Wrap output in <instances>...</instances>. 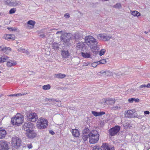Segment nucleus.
Wrapping results in <instances>:
<instances>
[{"label": "nucleus", "mask_w": 150, "mask_h": 150, "mask_svg": "<svg viewBox=\"0 0 150 150\" xmlns=\"http://www.w3.org/2000/svg\"><path fill=\"white\" fill-rule=\"evenodd\" d=\"M85 43L90 47L91 49H96L98 44L96 39L92 36L88 35L85 37Z\"/></svg>", "instance_id": "obj_1"}, {"label": "nucleus", "mask_w": 150, "mask_h": 150, "mask_svg": "<svg viewBox=\"0 0 150 150\" xmlns=\"http://www.w3.org/2000/svg\"><path fill=\"white\" fill-rule=\"evenodd\" d=\"M88 136L90 144H94L98 142L100 135L97 130H93L91 131L88 134Z\"/></svg>", "instance_id": "obj_2"}, {"label": "nucleus", "mask_w": 150, "mask_h": 150, "mask_svg": "<svg viewBox=\"0 0 150 150\" xmlns=\"http://www.w3.org/2000/svg\"><path fill=\"white\" fill-rule=\"evenodd\" d=\"M22 141L16 136L13 137L11 141V146L13 149H18L21 145Z\"/></svg>", "instance_id": "obj_3"}, {"label": "nucleus", "mask_w": 150, "mask_h": 150, "mask_svg": "<svg viewBox=\"0 0 150 150\" xmlns=\"http://www.w3.org/2000/svg\"><path fill=\"white\" fill-rule=\"evenodd\" d=\"M48 122L46 119L40 117L37 122V127L39 129H42L46 128L48 126Z\"/></svg>", "instance_id": "obj_4"}, {"label": "nucleus", "mask_w": 150, "mask_h": 150, "mask_svg": "<svg viewBox=\"0 0 150 150\" xmlns=\"http://www.w3.org/2000/svg\"><path fill=\"white\" fill-rule=\"evenodd\" d=\"M25 115L27 120L29 121L35 122L38 118L37 114L35 112H28Z\"/></svg>", "instance_id": "obj_5"}, {"label": "nucleus", "mask_w": 150, "mask_h": 150, "mask_svg": "<svg viewBox=\"0 0 150 150\" xmlns=\"http://www.w3.org/2000/svg\"><path fill=\"white\" fill-rule=\"evenodd\" d=\"M120 130V127L116 125L110 128L108 130V132L110 136H113L117 134Z\"/></svg>", "instance_id": "obj_6"}, {"label": "nucleus", "mask_w": 150, "mask_h": 150, "mask_svg": "<svg viewBox=\"0 0 150 150\" xmlns=\"http://www.w3.org/2000/svg\"><path fill=\"white\" fill-rule=\"evenodd\" d=\"M16 125L20 126L23 122L24 117L23 115H22L20 113H18L15 116Z\"/></svg>", "instance_id": "obj_7"}, {"label": "nucleus", "mask_w": 150, "mask_h": 150, "mask_svg": "<svg viewBox=\"0 0 150 150\" xmlns=\"http://www.w3.org/2000/svg\"><path fill=\"white\" fill-rule=\"evenodd\" d=\"M25 135L30 139H33L37 136L36 132L33 129L26 131Z\"/></svg>", "instance_id": "obj_8"}, {"label": "nucleus", "mask_w": 150, "mask_h": 150, "mask_svg": "<svg viewBox=\"0 0 150 150\" xmlns=\"http://www.w3.org/2000/svg\"><path fill=\"white\" fill-rule=\"evenodd\" d=\"M34 126V124L29 122H25L23 126V129L25 131H27L32 129Z\"/></svg>", "instance_id": "obj_9"}, {"label": "nucleus", "mask_w": 150, "mask_h": 150, "mask_svg": "<svg viewBox=\"0 0 150 150\" xmlns=\"http://www.w3.org/2000/svg\"><path fill=\"white\" fill-rule=\"evenodd\" d=\"M9 149L8 142L4 140L0 141V150H8Z\"/></svg>", "instance_id": "obj_10"}, {"label": "nucleus", "mask_w": 150, "mask_h": 150, "mask_svg": "<svg viewBox=\"0 0 150 150\" xmlns=\"http://www.w3.org/2000/svg\"><path fill=\"white\" fill-rule=\"evenodd\" d=\"M101 150H115L114 146H109L107 143H103Z\"/></svg>", "instance_id": "obj_11"}, {"label": "nucleus", "mask_w": 150, "mask_h": 150, "mask_svg": "<svg viewBox=\"0 0 150 150\" xmlns=\"http://www.w3.org/2000/svg\"><path fill=\"white\" fill-rule=\"evenodd\" d=\"M98 38L104 41H108L111 38V37L105 35L103 34H100L98 36Z\"/></svg>", "instance_id": "obj_12"}, {"label": "nucleus", "mask_w": 150, "mask_h": 150, "mask_svg": "<svg viewBox=\"0 0 150 150\" xmlns=\"http://www.w3.org/2000/svg\"><path fill=\"white\" fill-rule=\"evenodd\" d=\"M4 38L7 40H15L16 37L13 34H5L4 36Z\"/></svg>", "instance_id": "obj_13"}, {"label": "nucleus", "mask_w": 150, "mask_h": 150, "mask_svg": "<svg viewBox=\"0 0 150 150\" xmlns=\"http://www.w3.org/2000/svg\"><path fill=\"white\" fill-rule=\"evenodd\" d=\"M61 38L62 41L65 42H67L69 41L71 39V37H69L68 34H65L62 35Z\"/></svg>", "instance_id": "obj_14"}, {"label": "nucleus", "mask_w": 150, "mask_h": 150, "mask_svg": "<svg viewBox=\"0 0 150 150\" xmlns=\"http://www.w3.org/2000/svg\"><path fill=\"white\" fill-rule=\"evenodd\" d=\"M81 56L84 58H91V55L90 52H81Z\"/></svg>", "instance_id": "obj_15"}, {"label": "nucleus", "mask_w": 150, "mask_h": 150, "mask_svg": "<svg viewBox=\"0 0 150 150\" xmlns=\"http://www.w3.org/2000/svg\"><path fill=\"white\" fill-rule=\"evenodd\" d=\"M92 114L95 117H98V116H101L105 114V112L104 111H100L98 112L95 111H93L91 112Z\"/></svg>", "instance_id": "obj_16"}, {"label": "nucleus", "mask_w": 150, "mask_h": 150, "mask_svg": "<svg viewBox=\"0 0 150 150\" xmlns=\"http://www.w3.org/2000/svg\"><path fill=\"white\" fill-rule=\"evenodd\" d=\"M85 44L83 42H80L77 44L76 48L77 50H81L82 51H83V48L84 47Z\"/></svg>", "instance_id": "obj_17"}, {"label": "nucleus", "mask_w": 150, "mask_h": 150, "mask_svg": "<svg viewBox=\"0 0 150 150\" xmlns=\"http://www.w3.org/2000/svg\"><path fill=\"white\" fill-rule=\"evenodd\" d=\"M61 52V55L63 58H68L69 56V53L68 50L66 51L63 50Z\"/></svg>", "instance_id": "obj_18"}, {"label": "nucleus", "mask_w": 150, "mask_h": 150, "mask_svg": "<svg viewBox=\"0 0 150 150\" xmlns=\"http://www.w3.org/2000/svg\"><path fill=\"white\" fill-rule=\"evenodd\" d=\"M71 132L72 135L75 137H78L80 135L79 131L76 129H72Z\"/></svg>", "instance_id": "obj_19"}, {"label": "nucleus", "mask_w": 150, "mask_h": 150, "mask_svg": "<svg viewBox=\"0 0 150 150\" xmlns=\"http://www.w3.org/2000/svg\"><path fill=\"white\" fill-rule=\"evenodd\" d=\"M6 134V131L2 128H0V139L4 137Z\"/></svg>", "instance_id": "obj_20"}, {"label": "nucleus", "mask_w": 150, "mask_h": 150, "mask_svg": "<svg viewBox=\"0 0 150 150\" xmlns=\"http://www.w3.org/2000/svg\"><path fill=\"white\" fill-rule=\"evenodd\" d=\"M0 48L1 49V51L6 52L8 51L11 52V48L10 47H4L3 46H0Z\"/></svg>", "instance_id": "obj_21"}, {"label": "nucleus", "mask_w": 150, "mask_h": 150, "mask_svg": "<svg viewBox=\"0 0 150 150\" xmlns=\"http://www.w3.org/2000/svg\"><path fill=\"white\" fill-rule=\"evenodd\" d=\"M35 24V21L32 20H30L27 22V24L30 25V26H28V27L29 29L33 28L34 27V26Z\"/></svg>", "instance_id": "obj_22"}, {"label": "nucleus", "mask_w": 150, "mask_h": 150, "mask_svg": "<svg viewBox=\"0 0 150 150\" xmlns=\"http://www.w3.org/2000/svg\"><path fill=\"white\" fill-rule=\"evenodd\" d=\"M16 64V62L13 60H11L8 61L6 65L8 67H11L13 66Z\"/></svg>", "instance_id": "obj_23"}, {"label": "nucleus", "mask_w": 150, "mask_h": 150, "mask_svg": "<svg viewBox=\"0 0 150 150\" xmlns=\"http://www.w3.org/2000/svg\"><path fill=\"white\" fill-rule=\"evenodd\" d=\"M8 57L6 56H3L0 57V63L6 62L8 58Z\"/></svg>", "instance_id": "obj_24"}, {"label": "nucleus", "mask_w": 150, "mask_h": 150, "mask_svg": "<svg viewBox=\"0 0 150 150\" xmlns=\"http://www.w3.org/2000/svg\"><path fill=\"white\" fill-rule=\"evenodd\" d=\"M139 99L138 98H131L128 100V101L129 103H132L134 101L135 103H138L139 101Z\"/></svg>", "instance_id": "obj_25"}, {"label": "nucleus", "mask_w": 150, "mask_h": 150, "mask_svg": "<svg viewBox=\"0 0 150 150\" xmlns=\"http://www.w3.org/2000/svg\"><path fill=\"white\" fill-rule=\"evenodd\" d=\"M134 111V110L127 111V113L126 115V117L128 118H131Z\"/></svg>", "instance_id": "obj_26"}, {"label": "nucleus", "mask_w": 150, "mask_h": 150, "mask_svg": "<svg viewBox=\"0 0 150 150\" xmlns=\"http://www.w3.org/2000/svg\"><path fill=\"white\" fill-rule=\"evenodd\" d=\"M131 14L132 15L135 16H140V13L136 11H131Z\"/></svg>", "instance_id": "obj_27"}, {"label": "nucleus", "mask_w": 150, "mask_h": 150, "mask_svg": "<svg viewBox=\"0 0 150 150\" xmlns=\"http://www.w3.org/2000/svg\"><path fill=\"white\" fill-rule=\"evenodd\" d=\"M90 130L88 127H85L83 130L82 133L83 135L87 134L89 132Z\"/></svg>", "instance_id": "obj_28"}, {"label": "nucleus", "mask_w": 150, "mask_h": 150, "mask_svg": "<svg viewBox=\"0 0 150 150\" xmlns=\"http://www.w3.org/2000/svg\"><path fill=\"white\" fill-rule=\"evenodd\" d=\"M115 101L114 99H110L108 100H106V102L108 103L110 105H112L114 104L115 103Z\"/></svg>", "instance_id": "obj_29"}, {"label": "nucleus", "mask_w": 150, "mask_h": 150, "mask_svg": "<svg viewBox=\"0 0 150 150\" xmlns=\"http://www.w3.org/2000/svg\"><path fill=\"white\" fill-rule=\"evenodd\" d=\"M50 88L51 86L49 84L44 85L42 86V89L45 90H49L50 89Z\"/></svg>", "instance_id": "obj_30"}, {"label": "nucleus", "mask_w": 150, "mask_h": 150, "mask_svg": "<svg viewBox=\"0 0 150 150\" xmlns=\"http://www.w3.org/2000/svg\"><path fill=\"white\" fill-rule=\"evenodd\" d=\"M45 101H48L49 102H54V101H55L56 102H58V100H57V99H54V98H46L45 99Z\"/></svg>", "instance_id": "obj_31"}, {"label": "nucleus", "mask_w": 150, "mask_h": 150, "mask_svg": "<svg viewBox=\"0 0 150 150\" xmlns=\"http://www.w3.org/2000/svg\"><path fill=\"white\" fill-rule=\"evenodd\" d=\"M89 138L88 134V135L83 134L82 138L84 141H86L87 140V139Z\"/></svg>", "instance_id": "obj_32"}, {"label": "nucleus", "mask_w": 150, "mask_h": 150, "mask_svg": "<svg viewBox=\"0 0 150 150\" xmlns=\"http://www.w3.org/2000/svg\"><path fill=\"white\" fill-rule=\"evenodd\" d=\"M106 50L105 49H103L101 50L100 51L99 55L100 56H101L103 55L105 53V52Z\"/></svg>", "instance_id": "obj_33"}, {"label": "nucleus", "mask_w": 150, "mask_h": 150, "mask_svg": "<svg viewBox=\"0 0 150 150\" xmlns=\"http://www.w3.org/2000/svg\"><path fill=\"white\" fill-rule=\"evenodd\" d=\"M16 120L15 117L11 118V123L13 125H16Z\"/></svg>", "instance_id": "obj_34"}, {"label": "nucleus", "mask_w": 150, "mask_h": 150, "mask_svg": "<svg viewBox=\"0 0 150 150\" xmlns=\"http://www.w3.org/2000/svg\"><path fill=\"white\" fill-rule=\"evenodd\" d=\"M16 11L15 8H12L9 11L10 14H12L15 13Z\"/></svg>", "instance_id": "obj_35"}, {"label": "nucleus", "mask_w": 150, "mask_h": 150, "mask_svg": "<svg viewBox=\"0 0 150 150\" xmlns=\"http://www.w3.org/2000/svg\"><path fill=\"white\" fill-rule=\"evenodd\" d=\"M102 149L101 146L100 148L98 146H95L93 147V150H101Z\"/></svg>", "instance_id": "obj_36"}, {"label": "nucleus", "mask_w": 150, "mask_h": 150, "mask_svg": "<svg viewBox=\"0 0 150 150\" xmlns=\"http://www.w3.org/2000/svg\"><path fill=\"white\" fill-rule=\"evenodd\" d=\"M66 76H55L54 78L59 79H62L64 78Z\"/></svg>", "instance_id": "obj_37"}, {"label": "nucleus", "mask_w": 150, "mask_h": 150, "mask_svg": "<svg viewBox=\"0 0 150 150\" xmlns=\"http://www.w3.org/2000/svg\"><path fill=\"white\" fill-rule=\"evenodd\" d=\"M121 108V107H118L117 106H115L112 107V109L114 110H119Z\"/></svg>", "instance_id": "obj_38"}, {"label": "nucleus", "mask_w": 150, "mask_h": 150, "mask_svg": "<svg viewBox=\"0 0 150 150\" xmlns=\"http://www.w3.org/2000/svg\"><path fill=\"white\" fill-rule=\"evenodd\" d=\"M99 62L100 64H105L106 62V61L105 59H103L100 60L99 61Z\"/></svg>", "instance_id": "obj_39"}, {"label": "nucleus", "mask_w": 150, "mask_h": 150, "mask_svg": "<svg viewBox=\"0 0 150 150\" xmlns=\"http://www.w3.org/2000/svg\"><path fill=\"white\" fill-rule=\"evenodd\" d=\"M18 50L19 51L21 52H22L23 53H24L25 52V51H27V50H25L24 49H23L22 48H19Z\"/></svg>", "instance_id": "obj_40"}, {"label": "nucleus", "mask_w": 150, "mask_h": 150, "mask_svg": "<svg viewBox=\"0 0 150 150\" xmlns=\"http://www.w3.org/2000/svg\"><path fill=\"white\" fill-rule=\"evenodd\" d=\"M25 95V94H24L23 93H18L16 94H15V96L18 97L24 95Z\"/></svg>", "instance_id": "obj_41"}, {"label": "nucleus", "mask_w": 150, "mask_h": 150, "mask_svg": "<svg viewBox=\"0 0 150 150\" xmlns=\"http://www.w3.org/2000/svg\"><path fill=\"white\" fill-rule=\"evenodd\" d=\"M143 116L141 115H138L137 113H136V115L135 117L139 119H142Z\"/></svg>", "instance_id": "obj_42"}, {"label": "nucleus", "mask_w": 150, "mask_h": 150, "mask_svg": "<svg viewBox=\"0 0 150 150\" xmlns=\"http://www.w3.org/2000/svg\"><path fill=\"white\" fill-rule=\"evenodd\" d=\"M50 76H45L44 77L46 80H49L50 79H51L50 78H49Z\"/></svg>", "instance_id": "obj_43"}, {"label": "nucleus", "mask_w": 150, "mask_h": 150, "mask_svg": "<svg viewBox=\"0 0 150 150\" xmlns=\"http://www.w3.org/2000/svg\"><path fill=\"white\" fill-rule=\"evenodd\" d=\"M115 7L117 8H119L121 7V5L120 4L117 3L115 5Z\"/></svg>", "instance_id": "obj_44"}, {"label": "nucleus", "mask_w": 150, "mask_h": 150, "mask_svg": "<svg viewBox=\"0 0 150 150\" xmlns=\"http://www.w3.org/2000/svg\"><path fill=\"white\" fill-rule=\"evenodd\" d=\"M15 28H13L8 27L7 28V29L10 31H13L14 30H16V29H14Z\"/></svg>", "instance_id": "obj_45"}, {"label": "nucleus", "mask_w": 150, "mask_h": 150, "mask_svg": "<svg viewBox=\"0 0 150 150\" xmlns=\"http://www.w3.org/2000/svg\"><path fill=\"white\" fill-rule=\"evenodd\" d=\"M49 132L52 135L55 134V132L52 130H49Z\"/></svg>", "instance_id": "obj_46"}, {"label": "nucleus", "mask_w": 150, "mask_h": 150, "mask_svg": "<svg viewBox=\"0 0 150 150\" xmlns=\"http://www.w3.org/2000/svg\"><path fill=\"white\" fill-rule=\"evenodd\" d=\"M28 147L29 149H31L33 147L32 144H28Z\"/></svg>", "instance_id": "obj_47"}, {"label": "nucleus", "mask_w": 150, "mask_h": 150, "mask_svg": "<svg viewBox=\"0 0 150 150\" xmlns=\"http://www.w3.org/2000/svg\"><path fill=\"white\" fill-rule=\"evenodd\" d=\"M146 87V85L143 84V85H142L140 86H139V88H144V87Z\"/></svg>", "instance_id": "obj_48"}, {"label": "nucleus", "mask_w": 150, "mask_h": 150, "mask_svg": "<svg viewBox=\"0 0 150 150\" xmlns=\"http://www.w3.org/2000/svg\"><path fill=\"white\" fill-rule=\"evenodd\" d=\"M132 127L131 125L130 124L128 123L126 125V127L127 128H130Z\"/></svg>", "instance_id": "obj_49"}, {"label": "nucleus", "mask_w": 150, "mask_h": 150, "mask_svg": "<svg viewBox=\"0 0 150 150\" xmlns=\"http://www.w3.org/2000/svg\"><path fill=\"white\" fill-rule=\"evenodd\" d=\"M64 17H65L69 18L70 17L69 14L68 13H66L64 15Z\"/></svg>", "instance_id": "obj_50"}, {"label": "nucleus", "mask_w": 150, "mask_h": 150, "mask_svg": "<svg viewBox=\"0 0 150 150\" xmlns=\"http://www.w3.org/2000/svg\"><path fill=\"white\" fill-rule=\"evenodd\" d=\"M133 112H134L133 113V114H132V117H132V118L135 117V116L136 115V113H134V111Z\"/></svg>", "instance_id": "obj_51"}, {"label": "nucleus", "mask_w": 150, "mask_h": 150, "mask_svg": "<svg viewBox=\"0 0 150 150\" xmlns=\"http://www.w3.org/2000/svg\"><path fill=\"white\" fill-rule=\"evenodd\" d=\"M144 113L145 114L148 115L149 114L150 112L149 111L146 110L144 111Z\"/></svg>", "instance_id": "obj_52"}, {"label": "nucleus", "mask_w": 150, "mask_h": 150, "mask_svg": "<svg viewBox=\"0 0 150 150\" xmlns=\"http://www.w3.org/2000/svg\"><path fill=\"white\" fill-rule=\"evenodd\" d=\"M104 72L105 73V74H111V72L110 71H106Z\"/></svg>", "instance_id": "obj_53"}, {"label": "nucleus", "mask_w": 150, "mask_h": 150, "mask_svg": "<svg viewBox=\"0 0 150 150\" xmlns=\"http://www.w3.org/2000/svg\"><path fill=\"white\" fill-rule=\"evenodd\" d=\"M146 87L147 88H150V83H148L146 85Z\"/></svg>", "instance_id": "obj_54"}, {"label": "nucleus", "mask_w": 150, "mask_h": 150, "mask_svg": "<svg viewBox=\"0 0 150 150\" xmlns=\"http://www.w3.org/2000/svg\"><path fill=\"white\" fill-rule=\"evenodd\" d=\"M49 78L51 79H50V80H53L54 79V78H55L54 77H52V76H49Z\"/></svg>", "instance_id": "obj_55"}, {"label": "nucleus", "mask_w": 150, "mask_h": 150, "mask_svg": "<svg viewBox=\"0 0 150 150\" xmlns=\"http://www.w3.org/2000/svg\"><path fill=\"white\" fill-rule=\"evenodd\" d=\"M15 96V94H11L9 96Z\"/></svg>", "instance_id": "obj_56"}, {"label": "nucleus", "mask_w": 150, "mask_h": 150, "mask_svg": "<svg viewBox=\"0 0 150 150\" xmlns=\"http://www.w3.org/2000/svg\"><path fill=\"white\" fill-rule=\"evenodd\" d=\"M95 63H93L92 64V66L93 67H96V66H94V64H95Z\"/></svg>", "instance_id": "obj_57"}, {"label": "nucleus", "mask_w": 150, "mask_h": 150, "mask_svg": "<svg viewBox=\"0 0 150 150\" xmlns=\"http://www.w3.org/2000/svg\"><path fill=\"white\" fill-rule=\"evenodd\" d=\"M6 1H5L7 3V4H8L9 2V1L8 0H6Z\"/></svg>", "instance_id": "obj_58"}, {"label": "nucleus", "mask_w": 150, "mask_h": 150, "mask_svg": "<svg viewBox=\"0 0 150 150\" xmlns=\"http://www.w3.org/2000/svg\"><path fill=\"white\" fill-rule=\"evenodd\" d=\"M67 89V88L66 87H63V88H62V90H64Z\"/></svg>", "instance_id": "obj_59"}, {"label": "nucleus", "mask_w": 150, "mask_h": 150, "mask_svg": "<svg viewBox=\"0 0 150 150\" xmlns=\"http://www.w3.org/2000/svg\"><path fill=\"white\" fill-rule=\"evenodd\" d=\"M62 32V31H58L56 33V34H58L59 33H61Z\"/></svg>", "instance_id": "obj_60"}, {"label": "nucleus", "mask_w": 150, "mask_h": 150, "mask_svg": "<svg viewBox=\"0 0 150 150\" xmlns=\"http://www.w3.org/2000/svg\"><path fill=\"white\" fill-rule=\"evenodd\" d=\"M62 88H63V87H58L57 88V89L58 90L59 89H62Z\"/></svg>", "instance_id": "obj_61"}, {"label": "nucleus", "mask_w": 150, "mask_h": 150, "mask_svg": "<svg viewBox=\"0 0 150 150\" xmlns=\"http://www.w3.org/2000/svg\"><path fill=\"white\" fill-rule=\"evenodd\" d=\"M57 75H65L64 74H57Z\"/></svg>", "instance_id": "obj_62"}, {"label": "nucleus", "mask_w": 150, "mask_h": 150, "mask_svg": "<svg viewBox=\"0 0 150 150\" xmlns=\"http://www.w3.org/2000/svg\"><path fill=\"white\" fill-rule=\"evenodd\" d=\"M3 96V94H0V98Z\"/></svg>", "instance_id": "obj_63"}, {"label": "nucleus", "mask_w": 150, "mask_h": 150, "mask_svg": "<svg viewBox=\"0 0 150 150\" xmlns=\"http://www.w3.org/2000/svg\"><path fill=\"white\" fill-rule=\"evenodd\" d=\"M104 0L106 1H108V0Z\"/></svg>", "instance_id": "obj_64"}]
</instances>
